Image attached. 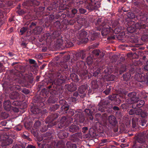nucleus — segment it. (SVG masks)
Segmentation results:
<instances>
[{"label":"nucleus","mask_w":148,"mask_h":148,"mask_svg":"<svg viewBox=\"0 0 148 148\" xmlns=\"http://www.w3.org/2000/svg\"><path fill=\"white\" fill-rule=\"evenodd\" d=\"M68 71H65L64 69H60L52 71L51 73L54 77H57L54 79L53 83L50 82L47 84L46 88L49 89L48 90L44 88L40 92L38 97H36L34 100V102L38 103L37 106L40 107H42L44 105V102L45 99L48 97L49 93L52 95H60L62 92L61 87V85L64 84L66 81V76Z\"/></svg>","instance_id":"f257e3e1"},{"label":"nucleus","mask_w":148,"mask_h":148,"mask_svg":"<svg viewBox=\"0 0 148 148\" xmlns=\"http://www.w3.org/2000/svg\"><path fill=\"white\" fill-rule=\"evenodd\" d=\"M112 108L114 111H119L120 109L117 106L113 107L109 100H103L101 101L96 107L95 106L90 105L88 108L85 110L84 112L88 119L92 120L93 119V115L97 110L101 112H109V109Z\"/></svg>","instance_id":"f03ea898"},{"label":"nucleus","mask_w":148,"mask_h":148,"mask_svg":"<svg viewBox=\"0 0 148 148\" xmlns=\"http://www.w3.org/2000/svg\"><path fill=\"white\" fill-rule=\"evenodd\" d=\"M50 0H27L23 3V5L27 6L35 7L38 6L40 4L44 5L47 7V5H49ZM54 1V3L53 4H50L47 8V11L53 12L57 10L61 9L60 7L63 5V0H53Z\"/></svg>","instance_id":"7ed1b4c3"},{"label":"nucleus","mask_w":148,"mask_h":148,"mask_svg":"<svg viewBox=\"0 0 148 148\" xmlns=\"http://www.w3.org/2000/svg\"><path fill=\"white\" fill-rule=\"evenodd\" d=\"M86 55V52L82 50L80 52L76 53L73 56V59L75 61L74 63H76V70L79 72V76L82 77L86 76L87 74L88 71L86 70L87 66L86 63L78 60L80 58L82 60L84 59Z\"/></svg>","instance_id":"20e7f679"},{"label":"nucleus","mask_w":148,"mask_h":148,"mask_svg":"<svg viewBox=\"0 0 148 148\" xmlns=\"http://www.w3.org/2000/svg\"><path fill=\"white\" fill-rule=\"evenodd\" d=\"M95 23L97 27L102 29L101 33L103 36H106L110 32L117 34L120 32V29L118 27L112 28L109 26L108 21L104 20L102 18H98L95 22Z\"/></svg>","instance_id":"39448f33"},{"label":"nucleus","mask_w":148,"mask_h":148,"mask_svg":"<svg viewBox=\"0 0 148 148\" xmlns=\"http://www.w3.org/2000/svg\"><path fill=\"white\" fill-rule=\"evenodd\" d=\"M58 113H54L48 116L45 119V122L48 123L47 125L41 126L39 129L40 132H43L46 131L49 128H50L56 124V119L58 117Z\"/></svg>","instance_id":"423d86ee"},{"label":"nucleus","mask_w":148,"mask_h":148,"mask_svg":"<svg viewBox=\"0 0 148 148\" xmlns=\"http://www.w3.org/2000/svg\"><path fill=\"white\" fill-rule=\"evenodd\" d=\"M136 29H139L141 32L146 33H148V24H142L139 23H136L134 25H132L130 27L127 28L128 31L130 33H132L136 30Z\"/></svg>","instance_id":"0eeeda50"},{"label":"nucleus","mask_w":148,"mask_h":148,"mask_svg":"<svg viewBox=\"0 0 148 148\" xmlns=\"http://www.w3.org/2000/svg\"><path fill=\"white\" fill-rule=\"evenodd\" d=\"M134 11L137 14L136 15V18L140 22L142 23H145L148 19V14L147 12L143 9L138 7L136 8Z\"/></svg>","instance_id":"6e6552de"},{"label":"nucleus","mask_w":148,"mask_h":148,"mask_svg":"<svg viewBox=\"0 0 148 148\" xmlns=\"http://www.w3.org/2000/svg\"><path fill=\"white\" fill-rule=\"evenodd\" d=\"M69 116H73L75 114L74 116V121H79L80 122H83L84 121V117L83 114L80 110H75V111L73 110H70L69 111Z\"/></svg>","instance_id":"1a4fd4ad"},{"label":"nucleus","mask_w":148,"mask_h":148,"mask_svg":"<svg viewBox=\"0 0 148 148\" xmlns=\"http://www.w3.org/2000/svg\"><path fill=\"white\" fill-rule=\"evenodd\" d=\"M14 81L10 79L8 82V85L9 86H8L11 90H18L20 91L23 93L25 94H28L29 93V91L26 88H21L20 86L14 85Z\"/></svg>","instance_id":"9d476101"},{"label":"nucleus","mask_w":148,"mask_h":148,"mask_svg":"<svg viewBox=\"0 0 148 148\" xmlns=\"http://www.w3.org/2000/svg\"><path fill=\"white\" fill-rule=\"evenodd\" d=\"M53 26L55 29H57L58 31L60 32V34H61V32L64 30L67 27V24L66 20H64L61 23L58 20L55 22L53 24Z\"/></svg>","instance_id":"9b49d317"},{"label":"nucleus","mask_w":148,"mask_h":148,"mask_svg":"<svg viewBox=\"0 0 148 148\" xmlns=\"http://www.w3.org/2000/svg\"><path fill=\"white\" fill-rule=\"evenodd\" d=\"M95 0H85V1L86 5V8L89 12H91L94 10H96L100 7L99 3L94 2Z\"/></svg>","instance_id":"f8f14e48"},{"label":"nucleus","mask_w":148,"mask_h":148,"mask_svg":"<svg viewBox=\"0 0 148 148\" xmlns=\"http://www.w3.org/2000/svg\"><path fill=\"white\" fill-rule=\"evenodd\" d=\"M60 35V32L58 31L53 32L52 34L51 33V34L49 33H47L44 35L43 40L49 44Z\"/></svg>","instance_id":"ddd939ff"},{"label":"nucleus","mask_w":148,"mask_h":148,"mask_svg":"<svg viewBox=\"0 0 148 148\" xmlns=\"http://www.w3.org/2000/svg\"><path fill=\"white\" fill-rule=\"evenodd\" d=\"M73 119L72 118L63 116L60 119V123L58 125V127L59 128H64L71 122H73Z\"/></svg>","instance_id":"4468645a"},{"label":"nucleus","mask_w":148,"mask_h":148,"mask_svg":"<svg viewBox=\"0 0 148 148\" xmlns=\"http://www.w3.org/2000/svg\"><path fill=\"white\" fill-rule=\"evenodd\" d=\"M129 113L130 115H138L143 118L146 117L148 114L145 111H143L142 109L140 108L137 109H131L129 111Z\"/></svg>","instance_id":"2eb2a0df"},{"label":"nucleus","mask_w":148,"mask_h":148,"mask_svg":"<svg viewBox=\"0 0 148 148\" xmlns=\"http://www.w3.org/2000/svg\"><path fill=\"white\" fill-rule=\"evenodd\" d=\"M56 148H77L76 144L72 143L70 141L67 142L66 144V148L64 142L62 140L59 141L56 145Z\"/></svg>","instance_id":"dca6fc26"},{"label":"nucleus","mask_w":148,"mask_h":148,"mask_svg":"<svg viewBox=\"0 0 148 148\" xmlns=\"http://www.w3.org/2000/svg\"><path fill=\"white\" fill-rule=\"evenodd\" d=\"M59 103L61 106L60 111H63L65 113H67V111L69 109V106L65 100L64 98H60Z\"/></svg>","instance_id":"f3484780"},{"label":"nucleus","mask_w":148,"mask_h":148,"mask_svg":"<svg viewBox=\"0 0 148 148\" xmlns=\"http://www.w3.org/2000/svg\"><path fill=\"white\" fill-rule=\"evenodd\" d=\"M13 73L14 77H15L14 79V80L18 79V77H20L22 76H25L26 77H28L29 73L26 71H18L15 68V70L14 71Z\"/></svg>","instance_id":"a211bd4d"},{"label":"nucleus","mask_w":148,"mask_h":148,"mask_svg":"<svg viewBox=\"0 0 148 148\" xmlns=\"http://www.w3.org/2000/svg\"><path fill=\"white\" fill-rule=\"evenodd\" d=\"M145 103V101L143 100L140 99L139 97L135 101L132 103V107L133 109H137V108H140L142 107Z\"/></svg>","instance_id":"6ab92c4d"},{"label":"nucleus","mask_w":148,"mask_h":148,"mask_svg":"<svg viewBox=\"0 0 148 148\" xmlns=\"http://www.w3.org/2000/svg\"><path fill=\"white\" fill-rule=\"evenodd\" d=\"M36 23L32 22L29 25L30 29H33V32L37 34H40L42 31V28L41 27H36Z\"/></svg>","instance_id":"aec40b11"},{"label":"nucleus","mask_w":148,"mask_h":148,"mask_svg":"<svg viewBox=\"0 0 148 148\" xmlns=\"http://www.w3.org/2000/svg\"><path fill=\"white\" fill-rule=\"evenodd\" d=\"M13 141V139L10 138H8L0 140V148H2V147L5 148L6 146L12 144Z\"/></svg>","instance_id":"412c9836"},{"label":"nucleus","mask_w":148,"mask_h":148,"mask_svg":"<svg viewBox=\"0 0 148 148\" xmlns=\"http://www.w3.org/2000/svg\"><path fill=\"white\" fill-rule=\"evenodd\" d=\"M121 97H119V96L114 95L108 97L109 100L112 101L114 102V103L115 105H118L121 102Z\"/></svg>","instance_id":"4be33fe9"},{"label":"nucleus","mask_w":148,"mask_h":148,"mask_svg":"<svg viewBox=\"0 0 148 148\" xmlns=\"http://www.w3.org/2000/svg\"><path fill=\"white\" fill-rule=\"evenodd\" d=\"M108 120L109 124L112 127H117L118 122L116 117L114 116L111 115L109 116Z\"/></svg>","instance_id":"5701e85b"},{"label":"nucleus","mask_w":148,"mask_h":148,"mask_svg":"<svg viewBox=\"0 0 148 148\" xmlns=\"http://www.w3.org/2000/svg\"><path fill=\"white\" fill-rule=\"evenodd\" d=\"M78 91L80 94L79 96L81 98H83L86 96L87 92L86 88L84 85H82L79 87L78 89Z\"/></svg>","instance_id":"b1692460"},{"label":"nucleus","mask_w":148,"mask_h":148,"mask_svg":"<svg viewBox=\"0 0 148 148\" xmlns=\"http://www.w3.org/2000/svg\"><path fill=\"white\" fill-rule=\"evenodd\" d=\"M92 56L93 57H96L101 58L104 56L103 53L99 49H97L93 50L92 51Z\"/></svg>","instance_id":"393cba45"},{"label":"nucleus","mask_w":148,"mask_h":148,"mask_svg":"<svg viewBox=\"0 0 148 148\" xmlns=\"http://www.w3.org/2000/svg\"><path fill=\"white\" fill-rule=\"evenodd\" d=\"M45 8V7L40 6L38 8L37 7H35L34 9V11L37 16L40 17L42 15Z\"/></svg>","instance_id":"a878e982"},{"label":"nucleus","mask_w":148,"mask_h":148,"mask_svg":"<svg viewBox=\"0 0 148 148\" xmlns=\"http://www.w3.org/2000/svg\"><path fill=\"white\" fill-rule=\"evenodd\" d=\"M128 99L130 100L132 103L133 102L136 101L138 98L137 95V93L135 92H132L129 93L127 95Z\"/></svg>","instance_id":"bb28decb"},{"label":"nucleus","mask_w":148,"mask_h":148,"mask_svg":"<svg viewBox=\"0 0 148 148\" xmlns=\"http://www.w3.org/2000/svg\"><path fill=\"white\" fill-rule=\"evenodd\" d=\"M55 46L58 49L62 50L64 48V42L61 39H58L55 43Z\"/></svg>","instance_id":"cd10ccee"},{"label":"nucleus","mask_w":148,"mask_h":148,"mask_svg":"<svg viewBox=\"0 0 148 148\" xmlns=\"http://www.w3.org/2000/svg\"><path fill=\"white\" fill-rule=\"evenodd\" d=\"M65 88L69 92H73L77 89L76 86L74 84L72 83L65 85Z\"/></svg>","instance_id":"c85d7f7f"},{"label":"nucleus","mask_w":148,"mask_h":148,"mask_svg":"<svg viewBox=\"0 0 148 148\" xmlns=\"http://www.w3.org/2000/svg\"><path fill=\"white\" fill-rule=\"evenodd\" d=\"M11 105V102L9 100H8L4 101L3 107L4 109L6 110L10 111L11 110L12 107Z\"/></svg>","instance_id":"c756f323"},{"label":"nucleus","mask_w":148,"mask_h":148,"mask_svg":"<svg viewBox=\"0 0 148 148\" xmlns=\"http://www.w3.org/2000/svg\"><path fill=\"white\" fill-rule=\"evenodd\" d=\"M79 97H80L78 92L76 91L73 92V95H71V97L70 98L69 100L73 103H76L79 98Z\"/></svg>","instance_id":"7c9ffc66"},{"label":"nucleus","mask_w":148,"mask_h":148,"mask_svg":"<svg viewBox=\"0 0 148 148\" xmlns=\"http://www.w3.org/2000/svg\"><path fill=\"white\" fill-rule=\"evenodd\" d=\"M136 141L140 143V144L139 145L142 146V147H148V144L146 143L144 139L141 138H138L136 140Z\"/></svg>","instance_id":"2f4dec72"},{"label":"nucleus","mask_w":148,"mask_h":148,"mask_svg":"<svg viewBox=\"0 0 148 148\" xmlns=\"http://www.w3.org/2000/svg\"><path fill=\"white\" fill-rule=\"evenodd\" d=\"M58 101V99L53 95L50 96L47 101V103L49 104H51L55 103Z\"/></svg>","instance_id":"473e14b6"},{"label":"nucleus","mask_w":148,"mask_h":148,"mask_svg":"<svg viewBox=\"0 0 148 148\" xmlns=\"http://www.w3.org/2000/svg\"><path fill=\"white\" fill-rule=\"evenodd\" d=\"M69 131L72 132H77L79 129V127L77 125H72L69 127Z\"/></svg>","instance_id":"72a5a7b5"},{"label":"nucleus","mask_w":148,"mask_h":148,"mask_svg":"<svg viewBox=\"0 0 148 148\" xmlns=\"http://www.w3.org/2000/svg\"><path fill=\"white\" fill-rule=\"evenodd\" d=\"M69 133L64 131H61L58 134V136L60 139H63L66 138Z\"/></svg>","instance_id":"f704fd0d"},{"label":"nucleus","mask_w":148,"mask_h":148,"mask_svg":"<svg viewBox=\"0 0 148 148\" xmlns=\"http://www.w3.org/2000/svg\"><path fill=\"white\" fill-rule=\"evenodd\" d=\"M31 111L32 113L35 114H39L41 113V110L37 107L35 106H32L31 108Z\"/></svg>","instance_id":"c9c22d12"},{"label":"nucleus","mask_w":148,"mask_h":148,"mask_svg":"<svg viewBox=\"0 0 148 148\" xmlns=\"http://www.w3.org/2000/svg\"><path fill=\"white\" fill-rule=\"evenodd\" d=\"M10 97L12 99H18L20 98V94L17 92H13L10 93Z\"/></svg>","instance_id":"e433bc0d"},{"label":"nucleus","mask_w":148,"mask_h":148,"mask_svg":"<svg viewBox=\"0 0 148 148\" xmlns=\"http://www.w3.org/2000/svg\"><path fill=\"white\" fill-rule=\"evenodd\" d=\"M88 34L87 32L85 31H82L80 33V36L81 38L83 39H85V41L87 42L88 40V38L87 37Z\"/></svg>","instance_id":"4c0bfd02"},{"label":"nucleus","mask_w":148,"mask_h":148,"mask_svg":"<svg viewBox=\"0 0 148 148\" xmlns=\"http://www.w3.org/2000/svg\"><path fill=\"white\" fill-rule=\"evenodd\" d=\"M90 86H91V88L92 90H93L94 92H96L97 90L98 86L97 84V82L95 81H93L91 82Z\"/></svg>","instance_id":"58836bf2"},{"label":"nucleus","mask_w":148,"mask_h":148,"mask_svg":"<svg viewBox=\"0 0 148 148\" xmlns=\"http://www.w3.org/2000/svg\"><path fill=\"white\" fill-rule=\"evenodd\" d=\"M90 32V34L89 37L90 38V40H95L98 37V33L95 32L93 31H91Z\"/></svg>","instance_id":"ea45409f"},{"label":"nucleus","mask_w":148,"mask_h":148,"mask_svg":"<svg viewBox=\"0 0 148 148\" xmlns=\"http://www.w3.org/2000/svg\"><path fill=\"white\" fill-rule=\"evenodd\" d=\"M77 133H75L71 135L69 137V140L73 142H78L79 139L77 136Z\"/></svg>","instance_id":"a19ab883"},{"label":"nucleus","mask_w":148,"mask_h":148,"mask_svg":"<svg viewBox=\"0 0 148 148\" xmlns=\"http://www.w3.org/2000/svg\"><path fill=\"white\" fill-rule=\"evenodd\" d=\"M132 1L134 2L135 5H136L138 6H142L145 3V1L144 0H132Z\"/></svg>","instance_id":"79ce46f5"},{"label":"nucleus","mask_w":148,"mask_h":148,"mask_svg":"<svg viewBox=\"0 0 148 148\" xmlns=\"http://www.w3.org/2000/svg\"><path fill=\"white\" fill-rule=\"evenodd\" d=\"M123 8H122V10L124 12H128L126 14L128 18H129L130 19H133L135 17V15L134 14V13L132 12H131L129 11L128 12V11L127 10H124Z\"/></svg>","instance_id":"37998d69"},{"label":"nucleus","mask_w":148,"mask_h":148,"mask_svg":"<svg viewBox=\"0 0 148 148\" xmlns=\"http://www.w3.org/2000/svg\"><path fill=\"white\" fill-rule=\"evenodd\" d=\"M69 64V63H66V62L63 61L60 62L59 65L62 68H64L65 71H66L67 70H68V65Z\"/></svg>","instance_id":"c03bdc74"},{"label":"nucleus","mask_w":148,"mask_h":148,"mask_svg":"<svg viewBox=\"0 0 148 148\" xmlns=\"http://www.w3.org/2000/svg\"><path fill=\"white\" fill-rule=\"evenodd\" d=\"M70 77L72 80L75 82H77L79 80L78 76L75 73H71Z\"/></svg>","instance_id":"a18cd8bd"},{"label":"nucleus","mask_w":148,"mask_h":148,"mask_svg":"<svg viewBox=\"0 0 148 148\" xmlns=\"http://www.w3.org/2000/svg\"><path fill=\"white\" fill-rule=\"evenodd\" d=\"M52 132L48 131L46 132L45 134H44L43 136L45 137L44 139L51 140L52 137Z\"/></svg>","instance_id":"49530a36"},{"label":"nucleus","mask_w":148,"mask_h":148,"mask_svg":"<svg viewBox=\"0 0 148 148\" xmlns=\"http://www.w3.org/2000/svg\"><path fill=\"white\" fill-rule=\"evenodd\" d=\"M78 22L80 23L82 26H86L88 25V23L86 20L84 18H81L78 21Z\"/></svg>","instance_id":"de8ad7c7"},{"label":"nucleus","mask_w":148,"mask_h":148,"mask_svg":"<svg viewBox=\"0 0 148 148\" xmlns=\"http://www.w3.org/2000/svg\"><path fill=\"white\" fill-rule=\"evenodd\" d=\"M131 75L129 72L127 73L123 74V80L127 82L128 81Z\"/></svg>","instance_id":"09e8293b"},{"label":"nucleus","mask_w":148,"mask_h":148,"mask_svg":"<svg viewBox=\"0 0 148 148\" xmlns=\"http://www.w3.org/2000/svg\"><path fill=\"white\" fill-rule=\"evenodd\" d=\"M60 107V106L58 104H55L50 107L49 110L51 111H54L57 110Z\"/></svg>","instance_id":"8fccbe9b"},{"label":"nucleus","mask_w":148,"mask_h":148,"mask_svg":"<svg viewBox=\"0 0 148 148\" xmlns=\"http://www.w3.org/2000/svg\"><path fill=\"white\" fill-rule=\"evenodd\" d=\"M41 124L39 120L36 121L34 124V127L36 129L38 130L39 131V129L41 127Z\"/></svg>","instance_id":"3c124183"},{"label":"nucleus","mask_w":148,"mask_h":148,"mask_svg":"<svg viewBox=\"0 0 148 148\" xmlns=\"http://www.w3.org/2000/svg\"><path fill=\"white\" fill-rule=\"evenodd\" d=\"M9 116V114L4 112H1L0 113V117L2 119L7 118Z\"/></svg>","instance_id":"603ef678"},{"label":"nucleus","mask_w":148,"mask_h":148,"mask_svg":"<svg viewBox=\"0 0 148 148\" xmlns=\"http://www.w3.org/2000/svg\"><path fill=\"white\" fill-rule=\"evenodd\" d=\"M138 119L137 118H133L132 120V127L133 128H135L137 126Z\"/></svg>","instance_id":"864d4df0"},{"label":"nucleus","mask_w":148,"mask_h":148,"mask_svg":"<svg viewBox=\"0 0 148 148\" xmlns=\"http://www.w3.org/2000/svg\"><path fill=\"white\" fill-rule=\"evenodd\" d=\"M126 68L125 65H121L119 70V74H122L126 71Z\"/></svg>","instance_id":"5fc2aeb1"},{"label":"nucleus","mask_w":148,"mask_h":148,"mask_svg":"<svg viewBox=\"0 0 148 148\" xmlns=\"http://www.w3.org/2000/svg\"><path fill=\"white\" fill-rule=\"evenodd\" d=\"M29 63L31 64H33V66L35 68H36L38 67V66L37 65V63L35 60L33 59H29Z\"/></svg>","instance_id":"6e6d98bb"},{"label":"nucleus","mask_w":148,"mask_h":148,"mask_svg":"<svg viewBox=\"0 0 148 148\" xmlns=\"http://www.w3.org/2000/svg\"><path fill=\"white\" fill-rule=\"evenodd\" d=\"M64 48H69L71 47H72L73 45V43L70 41H64Z\"/></svg>","instance_id":"4d7b16f0"},{"label":"nucleus","mask_w":148,"mask_h":148,"mask_svg":"<svg viewBox=\"0 0 148 148\" xmlns=\"http://www.w3.org/2000/svg\"><path fill=\"white\" fill-rule=\"evenodd\" d=\"M101 142L100 143L101 146L103 145L108 143L109 142V140L108 139H103L101 140Z\"/></svg>","instance_id":"13d9d810"},{"label":"nucleus","mask_w":148,"mask_h":148,"mask_svg":"<svg viewBox=\"0 0 148 148\" xmlns=\"http://www.w3.org/2000/svg\"><path fill=\"white\" fill-rule=\"evenodd\" d=\"M93 60L91 56H89L86 59V62L88 65H91L92 63Z\"/></svg>","instance_id":"bf43d9fd"},{"label":"nucleus","mask_w":148,"mask_h":148,"mask_svg":"<svg viewBox=\"0 0 148 148\" xmlns=\"http://www.w3.org/2000/svg\"><path fill=\"white\" fill-rule=\"evenodd\" d=\"M139 77L140 78V79L139 81L141 82H146V78H147V76L145 77L141 74H139Z\"/></svg>","instance_id":"052dcab7"},{"label":"nucleus","mask_w":148,"mask_h":148,"mask_svg":"<svg viewBox=\"0 0 148 148\" xmlns=\"http://www.w3.org/2000/svg\"><path fill=\"white\" fill-rule=\"evenodd\" d=\"M142 40L145 42H148V35L144 34L141 37Z\"/></svg>","instance_id":"680f3d73"},{"label":"nucleus","mask_w":148,"mask_h":148,"mask_svg":"<svg viewBox=\"0 0 148 148\" xmlns=\"http://www.w3.org/2000/svg\"><path fill=\"white\" fill-rule=\"evenodd\" d=\"M21 101H14L12 102V105L14 106H21Z\"/></svg>","instance_id":"e2e57ef3"},{"label":"nucleus","mask_w":148,"mask_h":148,"mask_svg":"<svg viewBox=\"0 0 148 148\" xmlns=\"http://www.w3.org/2000/svg\"><path fill=\"white\" fill-rule=\"evenodd\" d=\"M109 26H110L112 28H115L116 27H118L119 25V21L118 20H116L114 21L112 25H110L109 24Z\"/></svg>","instance_id":"0e129e2a"},{"label":"nucleus","mask_w":148,"mask_h":148,"mask_svg":"<svg viewBox=\"0 0 148 148\" xmlns=\"http://www.w3.org/2000/svg\"><path fill=\"white\" fill-rule=\"evenodd\" d=\"M132 148H146V147H143L141 146L140 145L138 144L136 142H134L133 143V145L132 147Z\"/></svg>","instance_id":"69168bd1"},{"label":"nucleus","mask_w":148,"mask_h":148,"mask_svg":"<svg viewBox=\"0 0 148 148\" xmlns=\"http://www.w3.org/2000/svg\"><path fill=\"white\" fill-rule=\"evenodd\" d=\"M3 16V12L0 10V25H2L4 23V21H2L1 18Z\"/></svg>","instance_id":"338daca9"},{"label":"nucleus","mask_w":148,"mask_h":148,"mask_svg":"<svg viewBox=\"0 0 148 148\" xmlns=\"http://www.w3.org/2000/svg\"><path fill=\"white\" fill-rule=\"evenodd\" d=\"M70 57L69 55H68L64 56L63 61L66 62V63H69V60L70 59Z\"/></svg>","instance_id":"774afa93"}]
</instances>
